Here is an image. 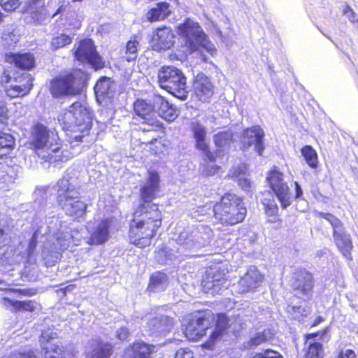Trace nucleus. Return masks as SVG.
I'll use <instances>...</instances> for the list:
<instances>
[{
  "label": "nucleus",
  "instance_id": "obj_1",
  "mask_svg": "<svg viewBox=\"0 0 358 358\" xmlns=\"http://www.w3.org/2000/svg\"><path fill=\"white\" fill-rule=\"evenodd\" d=\"M160 183L159 173L149 170L145 182L139 189L141 202L134 209L129 221V242L140 249L150 246L162 227V212L159 203L152 202L159 197Z\"/></svg>",
  "mask_w": 358,
  "mask_h": 358
},
{
  "label": "nucleus",
  "instance_id": "obj_2",
  "mask_svg": "<svg viewBox=\"0 0 358 358\" xmlns=\"http://www.w3.org/2000/svg\"><path fill=\"white\" fill-rule=\"evenodd\" d=\"M213 215L216 224L222 227H232L242 223L247 215V208L243 199L231 192L224 193L216 202L208 201L197 207L196 212L200 215Z\"/></svg>",
  "mask_w": 358,
  "mask_h": 358
},
{
  "label": "nucleus",
  "instance_id": "obj_3",
  "mask_svg": "<svg viewBox=\"0 0 358 358\" xmlns=\"http://www.w3.org/2000/svg\"><path fill=\"white\" fill-rule=\"evenodd\" d=\"M59 123L71 142H83L88 136L93 126V111L80 101L72 103L58 116Z\"/></svg>",
  "mask_w": 358,
  "mask_h": 358
},
{
  "label": "nucleus",
  "instance_id": "obj_4",
  "mask_svg": "<svg viewBox=\"0 0 358 358\" xmlns=\"http://www.w3.org/2000/svg\"><path fill=\"white\" fill-rule=\"evenodd\" d=\"M29 144L35 152L47 148L48 154L44 159L49 164L64 163L72 158V155L68 150H62L58 134L40 123L33 127Z\"/></svg>",
  "mask_w": 358,
  "mask_h": 358
},
{
  "label": "nucleus",
  "instance_id": "obj_5",
  "mask_svg": "<svg viewBox=\"0 0 358 358\" xmlns=\"http://www.w3.org/2000/svg\"><path fill=\"white\" fill-rule=\"evenodd\" d=\"M88 74L81 69L64 71L50 80L49 92L54 99L72 98L86 89Z\"/></svg>",
  "mask_w": 358,
  "mask_h": 358
},
{
  "label": "nucleus",
  "instance_id": "obj_6",
  "mask_svg": "<svg viewBox=\"0 0 358 358\" xmlns=\"http://www.w3.org/2000/svg\"><path fill=\"white\" fill-rule=\"evenodd\" d=\"M176 33L182 40L180 47L184 48L186 55L205 50L211 55L216 52L215 45L209 40L197 22L189 17L176 27Z\"/></svg>",
  "mask_w": 358,
  "mask_h": 358
},
{
  "label": "nucleus",
  "instance_id": "obj_7",
  "mask_svg": "<svg viewBox=\"0 0 358 358\" xmlns=\"http://www.w3.org/2000/svg\"><path fill=\"white\" fill-rule=\"evenodd\" d=\"M57 201L65 210L67 216L79 221L86 213L87 205L78 196V192L69 179L62 178L55 185Z\"/></svg>",
  "mask_w": 358,
  "mask_h": 358
},
{
  "label": "nucleus",
  "instance_id": "obj_8",
  "mask_svg": "<svg viewBox=\"0 0 358 358\" xmlns=\"http://www.w3.org/2000/svg\"><path fill=\"white\" fill-rule=\"evenodd\" d=\"M157 83L160 88L181 100L188 96L187 78L182 71L175 66H162L157 73Z\"/></svg>",
  "mask_w": 358,
  "mask_h": 358
},
{
  "label": "nucleus",
  "instance_id": "obj_9",
  "mask_svg": "<svg viewBox=\"0 0 358 358\" xmlns=\"http://www.w3.org/2000/svg\"><path fill=\"white\" fill-rule=\"evenodd\" d=\"M214 313L212 312L199 313L191 315L183 324V334L187 340L197 341L206 335L208 329L212 327Z\"/></svg>",
  "mask_w": 358,
  "mask_h": 358
},
{
  "label": "nucleus",
  "instance_id": "obj_10",
  "mask_svg": "<svg viewBox=\"0 0 358 358\" xmlns=\"http://www.w3.org/2000/svg\"><path fill=\"white\" fill-rule=\"evenodd\" d=\"M133 119L140 120L143 124L149 127V129H143V132L162 131L164 132V127L155 114L153 104L144 99H136L132 105Z\"/></svg>",
  "mask_w": 358,
  "mask_h": 358
},
{
  "label": "nucleus",
  "instance_id": "obj_11",
  "mask_svg": "<svg viewBox=\"0 0 358 358\" xmlns=\"http://www.w3.org/2000/svg\"><path fill=\"white\" fill-rule=\"evenodd\" d=\"M315 287L313 274L305 268H298L292 273L290 287L294 296L297 299L309 300Z\"/></svg>",
  "mask_w": 358,
  "mask_h": 358
},
{
  "label": "nucleus",
  "instance_id": "obj_12",
  "mask_svg": "<svg viewBox=\"0 0 358 358\" xmlns=\"http://www.w3.org/2000/svg\"><path fill=\"white\" fill-rule=\"evenodd\" d=\"M73 55L78 62L90 64L95 71L102 69L106 66L105 61L96 50L94 41L90 38L78 42Z\"/></svg>",
  "mask_w": 358,
  "mask_h": 358
},
{
  "label": "nucleus",
  "instance_id": "obj_13",
  "mask_svg": "<svg viewBox=\"0 0 358 358\" xmlns=\"http://www.w3.org/2000/svg\"><path fill=\"white\" fill-rule=\"evenodd\" d=\"M284 174L278 166H273L267 172L266 181L268 187L275 193L283 209L287 208L290 204L289 187L284 181Z\"/></svg>",
  "mask_w": 358,
  "mask_h": 358
},
{
  "label": "nucleus",
  "instance_id": "obj_14",
  "mask_svg": "<svg viewBox=\"0 0 358 358\" xmlns=\"http://www.w3.org/2000/svg\"><path fill=\"white\" fill-rule=\"evenodd\" d=\"M227 272L217 266L206 268L201 279V289L206 294L215 295L220 291L227 281Z\"/></svg>",
  "mask_w": 358,
  "mask_h": 358
},
{
  "label": "nucleus",
  "instance_id": "obj_15",
  "mask_svg": "<svg viewBox=\"0 0 358 358\" xmlns=\"http://www.w3.org/2000/svg\"><path fill=\"white\" fill-rule=\"evenodd\" d=\"M57 338L56 332L42 331L39 341L43 351V358H66V351L60 343H53L52 341Z\"/></svg>",
  "mask_w": 358,
  "mask_h": 358
},
{
  "label": "nucleus",
  "instance_id": "obj_16",
  "mask_svg": "<svg viewBox=\"0 0 358 358\" xmlns=\"http://www.w3.org/2000/svg\"><path fill=\"white\" fill-rule=\"evenodd\" d=\"M194 96L202 103L210 101L215 93V87L209 77L203 73H199L192 82Z\"/></svg>",
  "mask_w": 358,
  "mask_h": 358
},
{
  "label": "nucleus",
  "instance_id": "obj_17",
  "mask_svg": "<svg viewBox=\"0 0 358 358\" xmlns=\"http://www.w3.org/2000/svg\"><path fill=\"white\" fill-rule=\"evenodd\" d=\"M213 322H215L214 330L211 332L208 340L203 343V347L208 349H212L215 342L220 340L230 327L229 318L225 313L214 314Z\"/></svg>",
  "mask_w": 358,
  "mask_h": 358
},
{
  "label": "nucleus",
  "instance_id": "obj_18",
  "mask_svg": "<svg viewBox=\"0 0 358 358\" xmlns=\"http://www.w3.org/2000/svg\"><path fill=\"white\" fill-rule=\"evenodd\" d=\"M326 334L324 331L306 334L303 336L304 355L303 358H324L325 352L323 344L320 342L310 341L317 336L322 337Z\"/></svg>",
  "mask_w": 358,
  "mask_h": 358
},
{
  "label": "nucleus",
  "instance_id": "obj_19",
  "mask_svg": "<svg viewBox=\"0 0 358 358\" xmlns=\"http://www.w3.org/2000/svg\"><path fill=\"white\" fill-rule=\"evenodd\" d=\"M112 220L110 218L102 219L91 232L87 238V244L92 246L103 245L110 238V227Z\"/></svg>",
  "mask_w": 358,
  "mask_h": 358
},
{
  "label": "nucleus",
  "instance_id": "obj_20",
  "mask_svg": "<svg viewBox=\"0 0 358 358\" xmlns=\"http://www.w3.org/2000/svg\"><path fill=\"white\" fill-rule=\"evenodd\" d=\"M155 113L167 122L174 121L178 114L177 108L168 99L160 94H155L153 99Z\"/></svg>",
  "mask_w": 358,
  "mask_h": 358
},
{
  "label": "nucleus",
  "instance_id": "obj_21",
  "mask_svg": "<svg viewBox=\"0 0 358 358\" xmlns=\"http://www.w3.org/2000/svg\"><path fill=\"white\" fill-rule=\"evenodd\" d=\"M175 35L170 27H157L153 32L152 40L158 50H166L174 45Z\"/></svg>",
  "mask_w": 358,
  "mask_h": 358
},
{
  "label": "nucleus",
  "instance_id": "obj_22",
  "mask_svg": "<svg viewBox=\"0 0 358 358\" xmlns=\"http://www.w3.org/2000/svg\"><path fill=\"white\" fill-rule=\"evenodd\" d=\"M94 91L96 99L99 101L111 100L113 99L116 91L115 83L110 77L101 76L96 80Z\"/></svg>",
  "mask_w": 358,
  "mask_h": 358
},
{
  "label": "nucleus",
  "instance_id": "obj_23",
  "mask_svg": "<svg viewBox=\"0 0 358 358\" xmlns=\"http://www.w3.org/2000/svg\"><path fill=\"white\" fill-rule=\"evenodd\" d=\"M20 85H12L6 90L7 95L11 98L21 97L27 95L33 87L34 78L31 74L22 73L15 78Z\"/></svg>",
  "mask_w": 358,
  "mask_h": 358
},
{
  "label": "nucleus",
  "instance_id": "obj_24",
  "mask_svg": "<svg viewBox=\"0 0 358 358\" xmlns=\"http://www.w3.org/2000/svg\"><path fill=\"white\" fill-rule=\"evenodd\" d=\"M334 243L339 252L349 261L352 260V250L353 243L345 228L338 231H332Z\"/></svg>",
  "mask_w": 358,
  "mask_h": 358
},
{
  "label": "nucleus",
  "instance_id": "obj_25",
  "mask_svg": "<svg viewBox=\"0 0 358 358\" xmlns=\"http://www.w3.org/2000/svg\"><path fill=\"white\" fill-rule=\"evenodd\" d=\"M5 61L21 70H31L35 66V57L30 52L5 54Z\"/></svg>",
  "mask_w": 358,
  "mask_h": 358
},
{
  "label": "nucleus",
  "instance_id": "obj_26",
  "mask_svg": "<svg viewBox=\"0 0 358 358\" xmlns=\"http://www.w3.org/2000/svg\"><path fill=\"white\" fill-rule=\"evenodd\" d=\"M1 303L7 308L10 307L11 312L14 313L19 312L33 313L35 311L37 305L35 300H14L8 297H3Z\"/></svg>",
  "mask_w": 358,
  "mask_h": 358
},
{
  "label": "nucleus",
  "instance_id": "obj_27",
  "mask_svg": "<svg viewBox=\"0 0 358 358\" xmlns=\"http://www.w3.org/2000/svg\"><path fill=\"white\" fill-rule=\"evenodd\" d=\"M114 347L109 342L98 338L92 341L91 350L87 355V358H110Z\"/></svg>",
  "mask_w": 358,
  "mask_h": 358
},
{
  "label": "nucleus",
  "instance_id": "obj_28",
  "mask_svg": "<svg viewBox=\"0 0 358 358\" xmlns=\"http://www.w3.org/2000/svg\"><path fill=\"white\" fill-rule=\"evenodd\" d=\"M172 11L171 5L166 1L158 2L155 7L151 8L145 14L146 20L152 23L165 20Z\"/></svg>",
  "mask_w": 358,
  "mask_h": 358
},
{
  "label": "nucleus",
  "instance_id": "obj_29",
  "mask_svg": "<svg viewBox=\"0 0 358 358\" xmlns=\"http://www.w3.org/2000/svg\"><path fill=\"white\" fill-rule=\"evenodd\" d=\"M204 155L203 160L205 164L203 167V173L206 176H214L220 171L221 167L217 164H209V163H214L218 157L220 152L211 151L209 145H207L206 149H200Z\"/></svg>",
  "mask_w": 358,
  "mask_h": 358
},
{
  "label": "nucleus",
  "instance_id": "obj_30",
  "mask_svg": "<svg viewBox=\"0 0 358 358\" xmlns=\"http://www.w3.org/2000/svg\"><path fill=\"white\" fill-rule=\"evenodd\" d=\"M169 283V277L164 271H158L152 273L149 278L147 291L155 293L157 291H164Z\"/></svg>",
  "mask_w": 358,
  "mask_h": 358
},
{
  "label": "nucleus",
  "instance_id": "obj_31",
  "mask_svg": "<svg viewBox=\"0 0 358 358\" xmlns=\"http://www.w3.org/2000/svg\"><path fill=\"white\" fill-rule=\"evenodd\" d=\"M263 278V275L258 271H250L241 278V284L245 292H252L261 285Z\"/></svg>",
  "mask_w": 358,
  "mask_h": 358
},
{
  "label": "nucleus",
  "instance_id": "obj_32",
  "mask_svg": "<svg viewBox=\"0 0 358 358\" xmlns=\"http://www.w3.org/2000/svg\"><path fill=\"white\" fill-rule=\"evenodd\" d=\"M127 352V358H150L152 350L151 345L142 341H137L130 345Z\"/></svg>",
  "mask_w": 358,
  "mask_h": 358
},
{
  "label": "nucleus",
  "instance_id": "obj_33",
  "mask_svg": "<svg viewBox=\"0 0 358 358\" xmlns=\"http://www.w3.org/2000/svg\"><path fill=\"white\" fill-rule=\"evenodd\" d=\"M264 206V213L267 217V222L270 223H278L281 224L282 220L278 212V206L274 199H264L262 201Z\"/></svg>",
  "mask_w": 358,
  "mask_h": 358
},
{
  "label": "nucleus",
  "instance_id": "obj_34",
  "mask_svg": "<svg viewBox=\"0 0 358 358\" xmlns=\"http://www.w3.org/2000/svg\"><path fill=\"white\" fill-rule=\"evenodd\" d=\"M191 131L195 140V147L197 150L206 149L208 143L206 142V131L199 122H193Z\"/></svg>",
  "mask_w": 358,
  "mask_h": 358
},
{
  "label": "nucleus",
  "instance_id": "obj_35",
  "mask_svg": "<svg viewBox=\"0 0 358 358\" xmlns=\"http://www.w3.org/2000/svg\"><path fill=\"white\" fill-rule=\"evenodd\" d=\"M301 152L304 160L310 168H317L318 155L315 150L311 145H304L301 148Z\"/></svg>",
  "mask_w": 358,
  "mask_h": 358
},
{
  "label": "nucleus",
  "instance_id": "obj_36",
  "mask_svg": "<svg viewBox=\"0 0 358 358\" xmlns=\"http://www.w3.org/2000/svg\"><path fill=\"white\" fill-rule=\"evenodd\" d=\"M139 43L136 36H133L131 39L128 41L125 47L126 59L128 62L135 60L138 56V47Z\"/></svg>",
  "mask_w": 358,
  "mask_h": 358
},
{
  "label": "nucleus",
  "instance_id": "obj_37",
  "mask_svg": "<svg viewBox=\"0 0 358 358\" xmlns=\"http://www.w3.org/2000/svg\"><path fill=\"white\" fill-rule=\"evenodd\" d=\"M213 141L217 148H221L233 141V134L228 131H220L214 135Z\"/></svg>",
  "mask_w": 358,
  "mask_h": 358
},
{
  "label": "nucleus",
  "instance_id": "obj_38",
  "mask_svg": "<svg viewBox=\"0 0 358 358\" xmlns=\"http://www.w3.org/2000/svg\"><path fill=\"white\" fill-rule=\"evenodd\" d=\"M319 217L325 219L331 224L333 231H338L344 229V224L343 222L334 215L330 213L319 212L317 213Z\"/></svg>",
  "mask_w": 358,
  "mask_h": 358
},
{
  "label": "nucleus",
  "instance_id": "obj_39",
  "mask_svg": "<svg viewBox=\"0 0 358 358\" xmlns=\"http://www.w3.org/2000/svg\"><path fill=\"white\" fill-rule=\"evenodd\" d=\"M72 38L67 34H62L52 38L51 46L54 50L62 48L71 44Z\"/></svg>",
  "mask_w": 358,
  "mask_h": 358
},
{
  "label": "nucleus",
  "instance_id": "obj_40",
  "mask_svg": "<svg viewBox=\"0 0 358 358\" xmlns=\"http://www.w3.org/2000/svg\"><path fill=\"white\" fill-rule=\"evenodd\" d=\"M268 341L267 334L265 331L256 333L252 337H251L247 343L248 348L259 346Z\"/></svg>",
  "mask_w": 358,
  "mask_h": 358
},
{
  "label": "nucleus",
  "instance_id": "obj_41",
  "mask_svg": "<svg viewBox=\"0 0 358 358\" xmlns=\"http://www.w3.org/2000/svg\"><path fill=\"white\" fill-rule=\"evenodd\" d=\"M250 358H284L280 352L271 348L264 349L252 354Z\"/></svg>",
  "mask_w": 358,
  "mask_h": 358
},
{
  "label": "nucleus",
  "instance_id": "obj_42",
  "mask_svg": "<svg viewBox=\"0 0 358 358\" xmlns=\"http://www.w3.org/2000/svg\"><path fill=\"white\" fill-rule=\"evenodd\" d=\"M286 310L287 313L292 315L293 320L298 321L303 320L308 315V314L301 313V312H305L306 310L300 306H288Z\"/></svg>",
  "mask_w": 358,
  "mask_h": 358
},
{
  "label": "nucleus",
  "instance_id": "obj_43",
  "mask_svg": "<svg viewBox=\"0 0 358 358\" xmlns=\"http://www.w3.org/2000/svg\"><path fill=\"white\" fill-rule=\"evenodd\" d=\"M22 4V0H0V6L8 13L15 11Z\"/></svg>",
  "mask_w": 358,
  "mask_h": 358
},
{
  "label": "nucleus",
  "instance_id": "obj_44",
  "mask_svg": "<svg viewBox=\"0 0 358 358\" xmlns=\"http://www.w3.org/2000/svg\"><path fill=\"white\" fill-rule=\"evenodd\" d=\"M264 131L261 128L250 127L246 128L243 131V137L249 141H256L257 139V135L263 134Z\"/></svg>",
  "mask_w": 358,
  "mask_h": 358
},
{
  "label": "nucleus",
  "instance_id": "obj_45",
  "mask_svg": "<svg viewBox=\"0 0 358 358\" xmlns=\"http://www.w3.org/2000/svg\"><path fill=\"white\" fill-rule=\"evenodd\" d=\"M14 145V138L10 134L0 131V150L13 148Z\"/></svg>",
  "mask_w": 358,
  "mask_h": 358
},
{
  "label": "nucleus",
  "instance_id": "obj_46",
  "mask_svg": "<svg viewBox=\"0 0 358 358\" xmlns=\"http://www.w3.org/2000/svg\"><path fill=\"white\" fill-rule=\"evenodd\" d=\"M7 291L23 296H32L37 294V289L35 288H9Z\"/></svg>",
  "mask_w": 358,
  "mask_h": 358
},
{
  "label": "nucleus",
  "instance_id": "obj_47",
  "mask_svg": "<svg viewBox=\"0 0 358 358\" xmlns=\"http://www.w3.org/2000/svg\"><path fill=\"white\" fill-rule=\"evenodd\" d=\"M264 137V133L263 134L257 135V139L256 141H247V144L245 148H248L252 145H255V149L257 153L259 155H262L263 151L264 150V145L263 143V139Z\"/></svg>",
  "mask_w": 358,
  "mask_h": 358
},
{
  "label": "nucleus",
  "instance_id": "obj_48",
  "mask_svg": "<svg viewBox=\"0 0 358 358\" xmlns=\"http://www.w3.org/2000/svg\"><path fill=\"white\" fill-rule=\"evenodd\" d=\"M174 358H194V355L191 350L180 348L176 351Z\"/></svg>",
  "mask_w": 358,
  "mask_h": 358
},
{
  "label": "nucleus",
  "instance_id": "obj_49",
  "mask_svg": "<svg viewBox=\"0 0 358 358\" xmlns=\"http://www.w3.org/2000/svg\"><path fill=\"white\" fill-rule=\"evenodd\" d=\"M129 336V331L126 327H120L116 332V337L121 341H126Z\"/></svg>",
  "mask_w": 358,
  "mask_h": 358
},
{
  "label": "nucleus",
  "instance_id": "obj_50",
  "mask_svg": "<svg viewBox=\"0 0 358 358\" xmlns=\"http://www.w3.org/2000/svg\"><path fill=\"white\" fill-rule=\"evenodd\" d=\"M238 184L242 189L245 191H249L251 187L250 180L246 178L238 180Z\"/></svg>",
  "mask_w": 358,
  "mask_h": 358
},
{
  "label": "nucleus",
  "instance_id": "obj_51",
  "mask_svg": "<svg viewBox=\"0 0 358 358\" xmlns=\"http://www.w3.org/2000/svg\"><path fill=\"white\" fill-rule=\"evenodd\" d=\"M294 191H295V199H299L303 196V191L300 185L297 182H294Z\"/></svg>",
  "mask_w": 358,
  "mask_h": 358
},
{
  "label": "nucleus",
  "instance_id": "obj_52",
  "mask_svg": "<svg viewBox=\"0 0 358 358\" xmlns=\"http://www.w3.org/2000/svg\"><path fill=\"white\" fill-rule=\"evenodd\" d=\"M11 80V76L8 71H3L1 76V83L7 84Z\"/></svg>",
  "mask_w": 358,
  "mask_h": 358
},
{
  "label": "nucleus",
  "instance_id": "obj_53",
  "mask_svg": "<svg viewBox=\"0 0 358 358\" xmlns=\"http://www.w3.org/2000/svg\"><path fill=\"white\" fill-rule=\"evenodd\" d=\"M8 111L5 102L0 101V117L6 116Z\"/></svg>",
  "mask_w": 358,
  "mask_h": 358
},
{
  "label": "nucleus",
  "instance_id": "obj_54",
  "mask_svg": "<svg viewBox=\"0 0 358 358\" xmlns=\"http://www.w3.org/2000/svg\"><path fill=\"white\" fill-rule=\"evenodd\" d=\"M344 355L346 358H356L357 354L356 352L352 350V349H348L344 352Z\"/></svg>",
  "mask_w": 358,
  "mask_h": 358
},
{
  "label": "nucleus",
  "instance_id": "obj_55",
  "mask_svg": "<svg viewBox=\"0 0 358 358\" xmlns=\"http://www.w3.org/2000/svg\"><path fill=\"white\" fill-rule=\"evenodd\" d=\"M352 11H353V9L348 4H345L343 6V15H348L349 14L352 13Z\"/></svg>",
  "mask_w": 358,
  "mask_h": 358
},
{
  "label": "nucleus",
  "instance_id": "obj_56",
  "mask_svg": "<svg viewBox=\"0 0 358 358\" xmlns=\"http://www.w3.org/2000/svg\"><path fill=\"white\" fill-rule=\"evenodd\" d=\"M324 320L323 317L322 316H317L315 320L313 321V322L311 324L310 327H316L319 324H320Z\"/></svg>",
  "mask_w": 358,
  "mask_h": 358
},
{
  "label": "nucleus",
  "instance_id": "obj_57",
  "mask_svg": "<svg viewBox=\"0 0 358 358\" xmlns=\"http://www.w3.org/2000/svg\"><path fill=\"white\" fill-rule=\"evenodd\" d=\"M76 287V285H69L62 289L63 293L66 294L69 291H72Z\"/></svg>",
  "mask_w": 358,
  "mask_h": 358
},
{
  "label": "nucleus",
  "instance_id": "obj_58",
  "mask_svg": "<svg viewBox=\"0 0 358 358\" xmlns=\"http://www.w3.org/2000/svg\"><path fill=\"white\" fill-rule=\"evenodd\" d=\"M45 0H28L30 5L36 6L40 3H43Z\"/></svg>",
  "mask_w": 358,
  "mask_h": 358
},
{
  "label": "nucleus",
  "instance_id": "obj_59",
  "mask_svg": "<svg viewBox=\"0 0 358 358\" xmlns=\"http://www.w3.org/2000/svg\"><path fill=\"white\" fill-rule=\"evenodd\" d=\"M356 17H357V15L356 13H355V11L353 10L352 11V13H350L348 15V17L349 19V20L352 22V23H355V21H356Z\"/></svg>",
  "mask_w": 358,
  "mask_h": 358
},
{
  "label": "nucleus",
  "instance_id": "obj_60",
  "mask_svg": "<svg viewBox=\"0 0 358 358\" xmlns=\"http://www.w3.org/2000/svg\"><path fill=\"white\" fill-rule=\"evenodd\" d=\"M65 10V7L64 6H60L57 10H56V12L54 13L53 16H55L56 15H58L59 13H62Z\"/></svg>",
  "mask_w": 358,
  "mask_h": 358
},
{
  "label": "nucleus",
  "instance_id": "obj_61",
  "mask_svg": "<svg viewBox=\"0 0 358 358\" xmlns=\"http://www.w3.org/2000/svg\"><path fill=\"white\" fill-rule=\"evenodd\" d=\"M337 358H346L344 355V352L343 351H341L338 354V356H337Z\"/></svg>",
  "mask_w": 358,
  "mask_h": 358
},
{
  "label": "nucleus",
  "instance_id": "obj_62",
  "mask_svg": "<svg viewBox=\"0 0 358 358\" xmlns=\"http://www.w3.org/2000/svg\"><path fill=\"white\" fill-rule=\"evenodd\" d=\"M157 141V138H152L149 143L148 144H154L156 141Z\"/></svg>",
  "mask_w": 358,
  "mask_h": 358
},
{
  "label": "nucleus",
  "instance_id": "obj_63",
  "mask_svg": "<svg viewBox=\"0 0 358 358\" xmlns=\"http://www.w3.org/2000/svg\"><path fill=\"white\" fill-rule=\"evenodd\" d=\"M3 40L4 41H6L7 38H6V37H4V38H3Z\"/></svg>",
  "mask_w": 358,
  "mask_h": 358
},
{
  "label": "nucleus",
  "instance_id": "obj_64",
  "mask_svg": "<svg viewBox=\"0 0 358 358\" xmlns=\"http://www.w3.org/2000/svg\"><path fill=\"white\" fill-rule=\"evenodd\" d=\"M357 22H358V20H357Z\"/></svg>",
  "mask_w": 358,
  "mask_h": 358
}]
</instances>
